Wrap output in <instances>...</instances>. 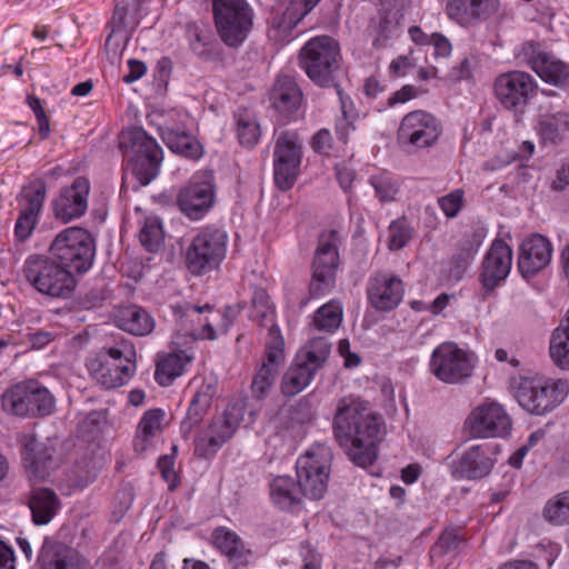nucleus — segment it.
Masks as SVG:
<instances>
[{
	"label": "nucleus",
	"instance_id": "1",
	"mask_svg": "<svg viewBox=\"0 0 569 569\" xmlns=\"http://www.w3.org/2000/svg\"><path fill=\"white\" fill-rule=\"evenodd\" d=\"M383 427V418L368 401L352 395L338 401L332 420L333 437L355 465L365 468L376 462Z\"/></svg>",
	"mask_w": 569,
	"mask_h": 569
},
{
	"label": "nucleus",
	"instance_id": "43",
	"mask_svg": "<svg viewBox=\"0 0 569 569\" xmlns=\"http://www.w3.org/2000/svg\"><path fill=\"white\" fill-rule=\"evenodd\" d=\"M236 133L241 146L252 148L260 138V126L256 117L248 109H239L234 112Z\"/></svg>",
	"mask_w": 569,
	"mask_h": 569
},
{
	"label": "nucleus",
	"instance_id": "9",
	"mask_svg": "<svg viewBox=\"0 0 569 569\" xmlns=\"http://www.w3.org/2000/svg\"><path fill=\"white\" fill-rule=\"evenodd\" d=\"M214 26L221 41L238 48L253 26V11L246 0H212Z\"/></svg>",
	"mask_w": 569,
	"mask_h": 569
},
{
	"label": "nucleus",
	"instance_id": "24",
	"mask_svg": "<svg viewBox=\"0 0 569 569\" xmlns=\"http://www.w3.org/2000/svg\"><path fill=\"white\" fill-rule=\"evenodd\" d=\"M47 196V184L43 179H36L23 187L20 201L23 207L14 226V236L19 241H26L32 234L39 221L40 212Z\"/></svg>",
	"mask_w": 569,
	"mask_h": 569
},
{
	"label": "nucleus",
	"instance_id": "37",
	"mask_svg": "<svg viewBox=\"0 0 569 569\" xmlns=\"http://www.w3.org/2000/svg\"><path fill=\"white\" fill-rule=\"evenodd\" d=\"M107 428V410H93L79 423V437L88 443V450L99 458H104L102 443Z\"/></svg>",
	"mask_w": 569,
	"mask_h": 569
},
{
	"label": "nucleus",
	"instance_id": "52",
	"mask_svg": "<svg viewBox=\"0 0 569 569\" xmlns=\"http://www.w3.org/2000/svg\"><path fill=\"white\" fill-rule=\"evenodd\" d=\"M124 365L119 368H111L109 362V388H118L127 385L134 376L137 370L134 348H128L124 351Z\"/></svg>",
	"mask_w": 569,
	"mask_h": 569
},
{
	"label": "nucleus",
	"instance_id": "6",
	"mask_svg": "<svg viewBox=\"0 0 569 569\" xmlns=\"http://www.w3.org/2000/svg\"><path fill=\"white\" fill-rule=\"evenodd\" d=\"M50 254L71 274H83L90 270L96 257L92 234L81 227H69L60 231L49 247Z\"/></svg>",
	"mask_w": 569,
	"mask_h": 569
},
{
	"label": "nucleus",
	"instance_id": "54",
	"mask_svg": "<svg viewBox=\"0 0 569 569\" xmlns=\"http://www.w3.org/2000/svg\"><path fill=\"white\" fill-rule=\"evenodd\" d=\"M543 516L547 521L553 525L569 522V491L559 493L549 500L543 509Z\"/></svg>",
	"mask_w": 569,
	"mask_h": 569
},
{
	"label": "nucleus",
	"instance_id": "16",
	"mask_svg": "<svg viewBox=\"0 0 569 569\" xmlns=\"http://www.w3.org/2000/svg\"><path fill=\"white\" fill-rule=\"evenodd\" d=\"M473 368L471 356L455 342H443L431 353L430 371L445 383L462 382L472 375Z\"/></svg>",
	"mask_w": 569,
	"mask_h": 569
},
{
	"label": "nucleus",
	"instance_id": "2",
	"mask_svg": "<svg viewBox=\"0 0 569 569\" xmlns=\"http://www.w3.org/2000/svg\"><path fill=\"white\" fill-rule=\"evenodd\" d=\"M118 148L139 187L151 183L161 171L164 152L142 127H130L118 136Z\"/></svg>",
	"mask_w": 569,
	"mask_h": 569
},
{
	"label": "nucleus",
	"instance_id": "13",
	"mask_svg": "<svg viewBox=\"0 0 569 569\" xmlns=\"http://www.w3.org/2000/svg\"><path fill=\"white\" fill-rule=\"evenodd\" d=\"M331 450L326 445H317L296 462L298 485L306 498L321 499L328 486Z\"/></svg>",
	"mask_w": 569,
	"mask_h": 569
},
{
	"label": "nucleus",
	"instance_id": "41",
	"mask_svg": "<svg viewBox=\"0 0 569 569\" xmlns=\"http://www.w3.org/2000/svg\"><path fill=\"white\" fill-rule=\"evenodd\" d=\"M316 372L317 370L301 361V358H296L295 362L282 376L280 382L281 393L287 398H291L302 392L311 383Z\"/></svg>",
	"mask_w": 569,
	"mask_h": 569
},
{
	"label": "nucleus",
	"instance_id": "25",
	"mask_svg": "<svg viewBox=\"0 0 569 569\" xmlns=\"http://www.w3.org/2000/svg\"><path fill=\"white\" fill-rule=\"evenodd\" d=\"M522 53L527 64L539 78L556 87L569 84V64L561 61L552 53L540 50V44L529 41L523 44Z\"/></svg>",
	"mask_w": 569,
	"mask_h": 569
},
{
	"label": "nucleus",
	"instance_id": "40",
	"mask_svg": "<svg viewBox=\"0 0 569 569\" xmlns=\"http://www.w3.org/2000/svg\"><path fill=\"white\" fill-rule=\"evenodd\" d=\"M216 387L213 385L203 383L199 387L181 422V431L183 435L191 432V430L202 421L207 410L211 407Z\"/></svg>",
	"mask_w": 569,
	"mask_h": 569
},
{
	"label": "nucleus",
	"instance_id": "56",
	"mask_svg": "<svg viewBox=\"0 0 569 569\" xmlns=\"http://www.w3.org/2000/svg\"><path fill=\"white\" fill-rule=\"evenodd\" d=\"M134 8V0H116L114 10L112 14V29L109 32V41L116 34H120L124 41L129 39L127 30V18L131 10Z\"/></svg>",
	"mask_w": 569,
	"mask_h": 569
},
{
	"label": "nucleus",
	"instance_id": "29",
	"mask_svg": "<svg viewBox=\"0 0 569 569\" xmlns=\"http://www.w3.org/2000/svg\"><path fill=\"white\" fill-rule=\"evenodd\" d=\"M174 349L171 352L158 355L154 370V380L161 387H169L173 381L186 373L187 367L194 359L191 348L182 349L183 343L180 341L179 332L172 340Z\"/></svg>",
	"mask_w": 569,
	"mask_h": 569
},
{
	"label": "nucleus",
	"instance_id": "45",
	"mask_svg": "<svg viewBox=\"0 0 569 569\" xmlns=\"http://www.w3.org/2000/svg\"><path fill=\"white\" fill-rule=\"evenodd\" d=\"M369 183L375 190V196L382 203L395 201L401 187L400 179L386 170L370 176Z\"/></svg>",
	"mask_w": 569,
	"mask_h": 569
},
{
	"label": "nucleus",
	"instance_id": "33",
	"mask_svg": "<svg viewBox=\"0 0 569 569\" xmlns=\"http://www.w3.org/2000/svg\"><path fill=\"white\" fill-rule=\"evenodd\" d=\"M42 569H87V562L64 543L44 539L38 556Z\"/></svg>",
	"mask_w": 569,
	"mask_h": 569
},
{
	"label": "nucleus",
	"instance_id": "32",
	"mask_svg": "<svg viewBox=\"0 0 569 569\" xmlns=\"http://www.w3.org/2000/svg\"><path fill=\"white\" fill-rule=\"evenodd\" d=\"M269 99L280 116L289 118L300 109L303 93L295 78L279 74L270 90Z\"/></svg>",
	"mask_w": 569,
	"mask_h": 569
},
{
	"label": "nucleus",
	"instance_id": "55",
	"mask_svg": "<svg viewBox=\"0 0 569 569\" xmlns=\"http://www.w3.org/2000/svg\"><path fill=\"white\" fill-rule=\"evenodd\" d=\"M413 229L406 218H399L391 221L389 226L388 248L398 251L406 247L412 239Z\"/></svg>",
	"mask_w": 569,
	"mask_h": 569
},
{
	"label": "nucleus",
	"instance_id": "47",
	"mask_svg": "<svg viewBox=\"0 0 569 569\" xmlns=\"http://www.w3.org/2000/svg\"><path fill=\"white\" fill-rule=\"evenodd\" d=\"M252 319H254L260 326L268 327V333L272 327H279L276 320L274 306L270 300V297L264 290H258L254 292L252 298ZM269 335H267V338Z\"/></svg>",
	"mask_w": 569,
	"mask_h": 569
},
{
	"label": "nucleus",
	"instance_id": "36",
	"mask_svg": "<svg viewBox=\"0 0 569 569\" xmlns=\"http://www.w3.org/2000/svg\"><path fill=\"white\" fill-rule=\"evenodd\" d=\"M28 507L34 525H48L61 507V501L51 488L33 487L28 493Z\"/></svg>",
	"mask_w": 569,
	"mask_h": 569
},
{
	"label": "nucleus",
	"instance_id": "63",
	"mask_svg": "<svg viewBox=\"0 0 569 569\" xmlns=\"http://www.w3.org/2000/svg\"><path fill=\"white\" fill-rule=\"evenodd\" d=\"M358 117H338L335 121V133L337 139L347 144L350 140V136L356 131L357 127L355 121Z\"/></svg>",
	"mask_w": 569,
	"mask_h": 569
},
{
	"label": "nucleus",
	"instance_id": "53",
	"mask_svg": "<svg viewBox=\"0 0 569 569\" xmlns=\"http://www.w3.org/2000/svg\"><path fill=\"white\" fill-rule=\"evenodd\" d=\"M549 352L557 367L569 370V335L565 333L563 328L553 330Z\"/></svg>",
	"mask_w": 569,
	"mask_h": 569
},
{
	"label": "nucleus",
	"instance_id": "44",
	"mask_svg": "<svg viewBox=\"0 0 569 569\" xmlns=\"http://www.w3.org/2000/svg\"><path fill=\"white\" fill-rule=\"evenodd\" d=\"M342 317L341 302L338 299H331L315 312L312 325L318 331L335 332L340 327Z\"/></svg>",
	"mask_w": 569,
	"mask_h": 569
},
{
	"label": "nucleus",
	"instance_id": "21",
	"mask_svg": "<svg viewBox=\"0 0 569 569\" xmlns=\"http://www.w3.org/2000/svg\"><path fill=\"white\" fill-rule=\"evenodd\" d=\"M497 453V446L490 443L471 446L452 462V475L457 479H482L493 469Z\"/></svg>",
	"mask_w": 569,
	"mask_h": 569
},
{
	"label": "nucleus",
	"instance_id": "58",
	"mask_svg": "<svg viewBox=\"0 0 569 569\" xmlns=\"http://www.w3.org/2000/svg\"><path fill=\"white\" fill-rule=\"evenodd\" d=\"M465 201V191L462 189H453L449 193L438 199V204L443 214L449 218H456L462 209Z\"/></svg>",
	"mask_w": 569,
	"mask_h": 569
},
{
	"label": "nucleus",
	"instance_id": "22",
	"mask_svg": "<svg viewBox=\"0 0 569 569\" xmlns=\"http://www.w3.org/2000/svg\"><path fill=\"white\" fill-rule=\"evenodd\" d=\"M90 181L87 177H77L70 186L60 189L52 200V212L57 220L68 223L81 218L88 210Z\"/></svg>",
	"mask_w": 569,
	"mask_h": 569
},
{
	"label": "nucleus",
	"instance_id": "10",
	"mask_svg": "<svg viewBox=\"0 0 569 569\" xmlns=\"http://www.w3.org/2000/svg\"><path fill=\"white\" fill-rule=\"evenodd\" d=\"M442 133L441 121L426 110H413L403 116L397 131V142L408 154L433 147Z\"/></svg>",
	"mask_w": 569,
	"mask_h": 569
},
{
	"label": "nucleus",
	"instance_id": "4",
	"mask_svg": "<svg viewBox=\"0 0 569 569\" xmlns=\"http://www.w3.org/2000/svg\"><path fill=\"white\" fill-rule=\"evenodd\" d=\"M511 383L521 408L536 416L553 411L569 393L567 380L540 375L520 376L512 379Z\"/></svg>",
	"mask_w": 569,
	"mask_h": 569
},
{
	"label": "nucleus",
	"instance_id": "5",
	"mask_svg": "<svg viewBox=\"0 0 569 569\" xmlns=\"http://www.w3.org/2000/svg\"><path fill=\"white\" fill-rule=\"evenodd\" d=\"M340 61V44L330 36L311 38L299 54L301 69L315 84L323 88L336 86Z\"/></svg>",
	"mask_w": 569,
	"mask_h": 569
},
{
	"label": "nucleus",
	"instance_id": "15",
	"mask_svg": "<svg viewBox=\"0 0 569 569\" xmlns=\"http://www.w3.org/2000/svg\"><path fill=\"white\" fill-rule=\"evenodd\" d=\"M284 359L283 336L279 327H272L266 339L264 359L252 377L250 391L253 399L261 401L270 395Z\"/></svg>",
	"mask_w": 569,
	"mask_h": 569
},
{
	"label": "nucleus",
	"instance_id": "3",
	"mask_svg": "<svg viewBox=\"0 0 569 569\" xmlns=\"http://www.w3.org/2000/svg\"><path fill=\"white\" fill-rule=\"evenodd\" d=\"M22 274L31 288L50 299H68L77 287L71 271L52 256L30 254L24 260Z\"/></svg>",
	"mask_w": 569,
	"mask_h": 569
},
{
	"label": "nucleus",
	"instance_id": "12",
	"mask_svg": "<svg viewBox=\"0 0 569 569\" xmlns=\"http://www.w3.org/2000/svg\"><path fill=\"white\" fill-rule=\"evenodd\" d=\"M303 141L293 130L281 131L274 141L272 164L274 184L281 191L292 189L300 173Z\"/></svg>",
	"mask_w": 569,
	"mask_h": 569
},
{
	"label": "nucleus",
	"instance_id": "42",
	"mask_svg": "<svg viewBox=\"0 0 569 569\" xmlns=\"http://www.w3.org/2000/svg\"><path fill=\"white\" fill-rule=\"evenodd\" d=\"M569 127V113L556 112L542 114L538 121V134L543 144H557L562 140V133Z\"/></svg>",
	"mask_w": 569,
	"mask_h": 569
},
{
	"label": "nucleus",
	"instance_id": "26",
	"mask_svg": "<svg viewBox=\"0 0 569 569\" xmlns=\"http://www.w3.org/2000/svg\"><path fill=\"white\" fill-rule=\"evenodd\" d=\"M212 307L208 303L203 306H194L191 303L172 306L173 316L183 333H179L180 338L186 337L194 342L197 340H216L218 335L208 317H202L204 312H211Z\"/></svg>",
	"mask_w": 569,
	"mask_h": 569
},
{
	"label": "nucleus",
	"instance_id": "50",
	"mask_svg": "<svg viewBox=\"0 0 569 569\" xmlns=\"http://www.w3.org/2000/svg\"><path fill=\"white\" fill-rule=\"evenodd\" d=\"M331 351V343L327 338L316 337L311 339L302 353H299L297 358H301V361L319 370L327 361Z\"/></svg>",
	"mask_w": 569,
	"mask_h": 569
},
{
	"label": "nucleus",
	"instance_id": "57",
	"mask_svg": "<svg viewBox=\"0 0 569 569\" xmlns=\"http://www.w3.org/2000/svg\"><path fill=\"white\" fill-rule=\"evenodd\" d=\"M107 349L103 347L99 351L90 355L87 359L86 367L90 377L100 383L107 386Z\"/></svg>",
	"mask_w": 569,
	"mask_h": 569
},
{
	"label": "nucleus",
	"instance_id": "17",
	"mask_svg": "<svg viewBox=\"0 0 569 569\" xmlns=\"http://www.w3.org/2000/svg\"><path fill=\"white\" fill-rule=\"evenodd\" d=\"M465 427L472 438L506 437L512 421L501 405L490 402L475 408L466 419Z\"/></svg>",
	"mask_w": 569,
	"mask_h": 569
},
{
	"label": "nucleus",
	"instance_id": "27",
	"mask_svg": "<svg viewBox=\"0 0 569 569\" xmlns=\"http://www.w3.org/2000/svg\"><path fill=\"white\" fill-rule=\"evenodd\" d=\"M216 187L212 179L192 180L180 189L177 203L182 213L190 220L202 219L213 207Z\"/></svg>",
	"mask_w": 569,
	"mask_h": 569
},
{
	"label": "nucleus",
	"instance_id": "62",
	"mask_svg": "<svg viewBox=\"0 0 569 569\" xmlns=\"http://www.w3.org/2000/svg\"><path fill=\"white\" fill-rule=\"evenodd\" d=\"M473 260L459 252L452 254L449 266V279L460 281Z\"/></svg>",
	"mask_w": 569,
	"mask_h": 569
},
{
	"label": "nucleus",
	"instance_id": "48",
	"mask_svg": "<svg viewBox=\"0 0 569 569\" xmlns=\"http://www.w3.org/2000/svg\"><path fill=\"white\" fill-rule=\"evenodd\" d=\"M241 421L240 409L236 405L229 406L220 418L211 422L209 432H213L219 436V439L227 442L234 435Z\"/></svg>",
	"mask_w": 569,
	"mask_h": 569
},
{
	"label": "nucleus",
	"instance_id": "7",
	"mask_svg": "<svg viewBox=\"0 0 569 569\" xmlns=\"http://www.w3.org/2000/svg\"><path fill=\"white\" fill-rule=\"evenodd\" d=\"M339 244L340 238L336 230L322 232L319 236L311 266L309 283L311 298L325 297L335 289L340 267Z\"/></svg>",
	"mask_w": 569,
	"mask_h": 569
},
{
	"label": "nucleus",
	"instance_id": "46",
	"mask_svg": "<svg viewBox=\"0 0 569 569\" xmlns=\"http://www.w3.org/2000/svg\"><path fill=\"white\" fill-rule=\"evenodd\" d=\"M163 417L162 409H150L143 413L138 426L140 433L134 441L136 450L143 451L147 449L150 439L161 429Z\"/></svg>",
	"mask_w": 569,
	"mask_h": 569
},
{
	"label": "nucleus",
	"instance_id": "19",
	"mask_svg": "<svg viewBox=\"0 0 569 569\" xmlns=\"http://www.w3.org/2000/svg\"><path fill=\"white\" fill-rule=\"evenodd\" d=\"M366 292L368 302L375 310L389 312L401 303L405 284L399 276L379 270L369 277Z\"/></svg>",
	"mask_w": 569,
	"mask_h": 569
},
{
	"label": "nucleus",
	"instance_id": "39",
	"mask_svg": "<svg viewBox=\"0 0 569 569\" xmlns=\"http://www.w3.org/2000/svg\"><path fill=\"white\" fill-rule=\"evenodd\" d=\"M302 490L289 476H278L270 483L272 503L281 510L291 511L302 503Z\"/></svg>",
	"mask_w": 569,
	"mask_h": 569
},
{
	"label": "nucleus",
	"instance_id": "20",
	"mask_svg": "<svg viewBox=\"0 0 569 569\" xmlns=\"http://www.w3.org/2000/svg\"><path fill=\"white\" fill-rule=\"evenodd\" d=\"M320 0H283L272 8L269 18V37L276 42H287L295 27Z\"/></svg>",
	"mask_w": 569,
	"mask_h": 569
},
{
	"label": "nucleus",
	"instance_id": "8",
	"mask_svg": "<svg viewBox=\"0 0 569 569\" xmlns=\"http://www.w3.org/2000/svg\"><path fill=\"white\" fill-rule=\"evenodd\" d=\"M228 239V233L221 228H202L187 247L188 270L194 276H201L218 268L226 258Z\"/></svg>",
	"mask_w": 569,
	"mask_h": 569
},
{
	"label": "nucleus",
	"instance_id": "18",
	"mask_svg": "<svg viewBox=\"0 0 569 569\" xmlns=\"http://www.w3.org/2000/svg\"><path fill=\"white\" fill-rule=\"evenodd\" d=\"M512 259V249L503 240L497 239L491 243L479 274L483 299L506 280L511 270Z\"/></svg>",
	"mask_w": 569,
	"mask_h": 569
},
{
	"label": "nucleus",
	"instance_id": "35",
	"mask_svg": "<svg viewBox=\"0 0 569 569\" xmlns=\"http://www.w3.org/2000/svg\"><path fill=\"white\" fill-rule=\"evenodd\" d=\"M211 545L228 558L236 568L248 563L251 551L241 537L228 527L219 526L211 533Z\"/></svg>",
	"mask_w": 569,
	"mask_h": 569
},
{
	"label": "nucleus",
	"instance_id": "34",
	"mask_svg": "<svg viewBox=\"0 0 569 569\" xmlns=\"http://www.w3.org/2000/svg\"><path fill=\"white\" fill-rule=\"evenodd\" d=\"M113 323L133 336L143 337L154 329V319L142 307L137 305L119 306L112 312Z\"/></svg>",
	"mask_w": 569,
	"mask_h": 569
},
{
	"label": "nucleus",
	"instance_id": "51",
	"mask_svg": "<svg viewBox=\"0 0 569 569\" xmlns=\"http://www.w3.org/2000/svg\"><path fill=\"white\" fill-rule=\"evenodd\" d=\"M457 528H447L442 531L438 540L430 549L431 558H440L447 555L456 556L459 553L466 539Z\"/></svg>",
	"mask_w": 569,
	"mask_h": 569
},
{
	"label": "nucleus",
	"instance_id": "64",
	"mask_svg": "<svg viewBox=\"0 0 569 569\" xmlns=\"http://www.w3.org/2000/svg\"><path fill=\"white\" fill-rule=\"evenodd\" d=\"M333 140L330 130L320 129L315 133L311 140V148L320 154H329L332 149Z\"/></svg>",
	"mask_w": 569,
	"mask_h": 569
},
{
	"label": "nucleus",
	"instance_id": "28",
	"mask_svg": "<svg viewBox=\"0 0 569 569\" xmlns=\"http://www.w3.org/2000/svg\"><path fill=\"white\" fill-rule=\"evenodd\" d=\"M552 244L539 233L526 238L518 253V270L523 278L537 274L549 266L552 258Z\"/></svg>",
	"mask_w": 569,
	"mask_h": 569
},
{
	"label": "nucleus",
	"instance_id": "59",
	"mask_svg": "<svg viewBox=\"0 0 569 569\" xmlns=\"http://www.w3.org/2000/svg\"><path fill=\"white\" fill-rule=\"evenodd\" d=\"M177 446H172V455H162L158 458L157 467L160 470L162 479L169 485L170 490H174L179 483V477L174 470V453Z\"/></svg>",
	"mask_w": 569,
	"mask_h": 569
},
{
	"label": "nucleus",
	"instance_id": "61",
	"mask_svg": "<svg viewBox=\"0 0 569 569\" xmlns=\"http://www.w3.org/2000/svg\"><path fill=\"white\" fill-rule=\"evenodd\" d=\"M226 443L219 436L209 432L208 437H201L196 440V453L201 458H207L214 455L222 445Z\"/></svg>",
	"mask_w": 569,
	"mask_h": 569
},
{
	"label": "nucleus",
	"instance_id": "49",
	"mask_svg": "<svg viewBox=\"0 0 569 569\" xmlns=\"http://www.w3.org/2000/svg\"><path fill=\"white\" fill-rule=\"evenodd\" d=\"M139 240L149 252H159L164 244V231L158 217H147L139 232Z\"/></svg>",
	"mask_w": 569,
	"mask_h": 569
},
{
	"label": "nucleus",
	"instance_id": "31",
	"mask_svg": "<svg viewBox=\"0 0 569 569\" xmlns=\"http://www.w3.org/2000/svg\"><path fill=\"white\" fill-rule=\"evenodd\" d=\"M158 133L174 154L190 161H198L204 153L203 146L186 128L173 124L159 126Z\"/></svg>",
	"mask_w": 569,
	"mask_h": 569
},
{
	"label": "nucleus",
	"instance_id": "38",
	"mask_svg": "<svg viewBox=\"0 0 569 569\" xmlns=\"http://www.w3.org/2000/svg\"><path fill=\"white\" fill-rule=\"evenodd\" d=\"M190 51L202 61L214 59V39L210 27L204 22H189L184 30Z\"/></svg>",
	"mask_w": 569,
	"mask_h": 569
},
{
	"label": "nucleus",
	"instance_id": "60",
	"mask_svg": "<svg viewBox=\"0 0 569 569\" xmlns=\"http://www.w3.org/2000/svg\"><path fill=\"white\" fill-rule=\"evenodd\" d=\"M482 243V237L477 231L466 232L459 240L457 250L467 258L475 259Z\"/></svg>",
	"mask_w": 569,
	"mask_h": 569
},
{
	"label": "nucleus",
	"instance_id": "30",
	"mask_svg": "<svg viewBox=\"0 0 569 569\" xmlns=\"http://www.w3.org/2000/svg\"><path fill=\"white\" fill-rule=\"evenodd\" d=\"M499 0H448V17L462 27H470L485 21L498 12Z\"/></svg>",
	"mask_w": 569,
	"mask_h": 569
},
{
	"label": "nucleus",
	"instance_id": "11",
	"mask_svg": "<svg viewBox=\"0 0 569 569\" xmlns=\"http://www.w3.org/2000/svg\"><path fill=\"white\" fill-rule=\"evenodd\" d=\"M54 397L38 381L17 383L2 395V408L17 417H44L54 409Z\"/></svg>",
	"mask_w": 569,
	"mask_h": 569
},
{
	"label": "nucleus",
	"instance_id": "14",
	"mask_svg": "<svg viewBox=\"0 0 569 569\" xmlns=\"http://www.w3.org/2000/svg\"><path fill=\"white\" fill-rule=\"evenodd\" d=\"M493 92L503 109L523 114L537 96L538 82L526 71L512 70L495 79Z\"/></svg>",
	"mask_w": 569,
	"mask_h": 569
},
{
	"label": "nucleus",
	"instance_id": "23",
	"mask_svg": "<svg viewBox=\"0 0 569 569\" xmlns=\"http://www.w3.org/2000/svg\"><path fill=\"white\" fill-rule=\"evenodd\" d=\"M21 455L30 481H44L59 467L56 448L36 436L24 437Z\"/></svg>",
	"mask_w": 569,
	"mask_h": 569
}]
</instances>
